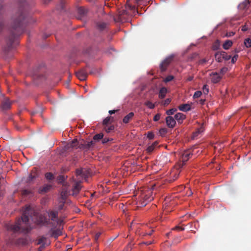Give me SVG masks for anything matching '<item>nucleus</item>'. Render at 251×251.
I'll return each mask as SVG.
<instances>
[{"label":"nucleus","mask_w":251,"mask_h":251,"mask_svg":"<svg viewBox=\"0 0 251 251\" xmlns=\"http://www.w3.org/2000/svg\"><path fill=\"white\" fill-rule=\"evenodd\" d=\"M30 220L37 225L49 226V220L46 217L39 214L30 206H26L23 210L21 219H19L15 224L8 225L7 228L14 232L28 233L33 228L29 223Z\"/></svg>","instance_id":"obj_1"},{"label":"nucleus","mask_w":251,"mask_h":251,"mask_svg":"<svg viewBox=\"0 0 251 251\" xmlns=\"http://www.w3.org/2000/svg\"><path fill=\"white\" fill-rule=\"evenodd\" d=\"M26 5V2L25 1L20 3L18 12L12 17L11 34L8 38L7 46L4 49L6 52H8L14 48L15 42L16 44H18L16 39L22 34L24 31V24L25 17V12L24 8Z\"/></svg>","instance_id":"obj_2"},{"label":"nucleus","mask_w":251,"mask_h":251,"mask_svg":"<svg viewBox=\"0 0 251 251\" xmlns=\"http://www.w3.org/2000/svg\"><path fill=\"white\" fill-rule=\"evenodd\" d=\"M49 220V226L56 227L57 225H61L63 221L58 217V212L56 210H49L47 211Z\"/></svg>","instance_id":"obj_3"},{"label":"nucleus","mask_w":251,"mask_h":251,"mask_svg":"<svg viewBox=\"0 0 251 251\" xmlns=\"http://www.w3.org/2000/svg\"><path fill=\"white\" fill-rule=\"evenodd\" d=\"M75 175L77 180L81 181V180L86 179L88 177V172L85 169L78 168L75 170Z\"/></svg>","instance_id":"obj_4"},{"label":"nucleus","mask_w":251,"mask_h":251,"mask_svg":"<svg viewBox=\"0 0 251 251\" xmlns=\"http://www.w3.org/2000/svg\"><path fill=\"white\" fill-rule=\"evenodd\" d=\"M174 58V55L172 54L167 58H166L160 64V68L162 72L165 71L167 68V67L170 64V63L173 61Z\"/></svg>","instance_id":"obj_5"},{"label":"nucleus","mask_w":251,"mask_h":251,"mask_svg":"<svg viewBox=\"0 0 251 251\" xmlns=\"http://www.w3.org/2000/svg\"><path fill=\"white\" fill-rule=\"evenodd\" d=\"M174 58V55L172 54L167 58H166L160 64V68L162 72L165 71L167 68V67L170 64V63L173 61Z\"/></svg>","instance_id":"obj_6"},{"label":"nucleus","mask_w":251,"mask_h":251,"mask_svg":"<svg viewBox=\"0 0 251 251\" xmlns=\"http://www.w3.org/2000/svg\"><path fill=\"white\" fill-rule=\"evenodd\" d=\"M180 168L178 166V168L174 169L171 171L170 176L168 178V181L169 182L171 183L178 178L180 173V170H179Z\"/></svg>","instance_id":"obj_7"},{"label":"nucleus","mask_w":251,"mask_h":251,"mask_svg":"<svg viewBox=\"0 0 251 251\" xmlns=\"http://www.w3.org/2000/svg\"><path fill=\"white\" fill-rule=\"evenodd\" d=\"M127 12L126 10L123 9L118 12V14L113 17V20L115 22H123L126 19L125 15H127Z\"/></svg>","instance_id":"obj_8"},{"label":"nucleus","mask_w":251,"mask_h":251,"mask_svg":"<svg viewBox=\"0 0 251 251\" xmlns=\"http://www.w3.org/2000/svg\"><path fill=\"white\" fill-rule=\"evenodd\" d=\"M81 182L80 180H74V184L72 188L73 196H76L81 190L82 188Z\"/></svg>","instance_id":"obj_9"},{"label":"nucleus","mask_w":251,"mask_h":251,"mask_svg":"<svg viewBox=\"0 0 251 251\" xmlns=\"http://www.w3.org/2000/svg\"><path fill=\"white\" fill-rule=\"evenodd\" d=\"M51 228L50 230V236L57 239L59 236L61 235L62 233L61 229L60 227L56 228V227L50 226Z\"/></svg>","instance_id":"obj_10"},{"label":"nucleus","mask_w":251,"mask_h":251,"mask_svg":"<svg viewBox=\"0 0 251 251\" xmlns=\"http://www.w3.org/2000/svg\"><path fill=\"white\" fill-rule=\"evenodd\" d=\"M150 193L149 192L148 194L142 195V200H141L140 204L142 206H146L148 202L153 200V197L150 195Z\"/></svg>","instance_id":"obj_11"},{"label":"nucleus","mask_w":251,"mask_h":251,"mask_svg":"<svg viewBox=\"0 0 251 251\" xmlns=\"http://www.w3.org/2000/svg\"><path fill=\"white\" fill-rule=\"evenodd\" d=\"M211 80L213 83L219 82L222 79V75L218 73L212 72L210 74Z\"/></svg>","instance_id":"obj_12"},{"label":"nucleus","mask_w":251,"mask_h":251,"mask_svg":"<svg viewBox=\"0 0 251 251\" xmlns=\"http://www.w3.org/2000/svg\"><path fill=\"white\" fill-rule=\"evenodd\" d=\"M76 76L80 80L83 81L86 79L87 72L84 69H82L75 73Z\"/></svg>","instance_id":"obj_13"},{"label":"nucleus","mask_w":251,"mask_h":251,"mask_svg":"<svg viewBox=\"0 0 251 251\" xmlns=\"http://www.w3.org/2000/svg\"><path fill=\"white\" fill-rule=\"evenodd\" d=\"M38 176V173L37 170L35 169H33L30 174L29 175L28 177L26 179L27 183H30L34 179L37 177Z\"/></svg>","instance_id":"obj_14"},{"label":"nucleus","mask_w":251,"mask_h":251,"mask_svg":"<svg viewBox=\"0 0 251 251\" xmlns=\"http://www.w3.org/2000/svg\"><path fill=\"white\" fill-rule=\"evenodd\" d=\"M94 144L95 143L93 141L88 142H84V143L79 144L78 148L80 149L88 150L90 149Z\"/></svg>","instance_id":"obj_15"},{"label":"nucleus","mask_w":251,"mask_h":251,"mask_svg":"<svg viewBox=\"0 0 251 251\" xmlns=\"http://www.w3.org/2000/svg\"><path fill=\"white\" fill-rule=\"evenodd\" d=\"M191 153L188 152H184L182 156V160L179 164V168H182L185 164L186 162L189 159Z\"/></svg>","instance_id":"obj_16"},{"label":"nucleus","mask_w":251,"mask_h":251,"mask_svg":"<svg viewBox=\"0 0 251 251\" xmlns=\"http://www.w3.org/2000/svg\"><path fill=\"white\" fill-rule=\"evenodd\" d=\"M166 122L167 126L169 128H173L176 124L175 120L171 116L167 117L166 118Z\"/></svg>","instance_id":"obj_17"},{"label":"nucleus","mask_w":251,"mask_h":251,"mask_svg":"<svg viewBox=\"0 0 251 251\" xmlns=\"http://www.w3.org/2000/svg\"><path fill=\"white\" fill-rule=\"evenodd\" d=\"M11 103L8 98H5L1 102V107L3 109L7 110L10 108Z\"/></svg>","instance_id":"obj_18"},{"label":"nucleus","mask_w":251,"mask_h":251,"mask_svg":"<svg viewBox=\"0 0 251 251\" xmlns=\"http://www.w3.org/2000/svg\"><path fill=\"white\" fill-rule=\"evenodd\" d=\"M51 188V185L50 184H45L43 187L39 189V193L40 194H44L48 192Z\"/></svg>","instance_id":"obj_19"},{"label":"nucleus","mask_w":251,"mask_h":251,"mask_svg":"<svg viewBox=\"0 0 251 251\" xmlns=\"http://www.w3.org/2000/svg\"><path fill=\"white\" fill-rule=\"evenodd\" d=\"M191 105L188 103L181 104L178 106L179 110L183 112H187L191 109Z\"/></svg>","instance_id":"obj_20"},{"label":"nucleus","mask_w":251,"mask_h":251,"mask_svg":"<svg viewBox=\"0 0 251 251\" xmlns=\"http://www.w3.org/2000/svg\"><path fill=\"white\" fill-rule=\"evenodd\" d=\"M134 114L133 112H131L125 116L123 118V122L125 124H127L129 122V121L133 118L134 117Z\"/></svg>","instance_id":"obj_21"},{"label":"nucleus","mask_w":251,"mask_h":251,"mask_svg":"<svg viewBox=\"0 0 251 251\" xmlns=\"http://www.w3.org/2000/svg\"><path fill=\"white\" fill-rule=\"evenodd\" d=\"M175 118L178 123H180L185 119V115L181 113H177L175 115Z\"/></svg>","instance_id":"obj_22"},{"label":"nucleus","mask_w":251,"mask_h":251,"mask_svg":"<svg viewBox=\"0 0 251 251\" xmlns=\"http://www.w3.org/2000/svg\"><path fill=\"white\" fill-rule=\"evenodd\" d=\"M250 3V2L249 0H246L242 3H240L238 7L240 9H241V10L246 9V8L249 7Z\"/></svg>","instance_id":"obj_23"},{"label":"nucleus","mask_w":251,"mask_h":251,"mask_svg":"<svg viewBox=\"0 0 251 251\" xmlns=\"http://www.w3.org/2000/svg\"><path fill=\"white\" fill-rule=\"evenodd\" d=\"M78 13L81 17H82L86 15L87 13V9L83 7H80L77 9Z\"/></svg>","instance_id":"obj_24"},{"label":"nucleus","mask_w":251,"mask_h":251,"mask_svg":"<svg viewBox=\"0 0 251 251\" xmlns=\"http://www.w3.org/2000/svg\"><path fill=\"white\" fill-rule=\"evenodd\" d=\"M215 60L218 62H222L223 60V51H219L216 52L215 54Z\"/></svg>","instance_id":"obj_25"},{"label":"nucleus","mask_w":251,"mask_h":251,"mask_svg":"<svg viewBox=\"0 0 251 251\" xmlns=\"http://www.w3.org/2000/svg\"><path fill=\"white\" fill-rule=\"evenodd\" d=\"M167 93V90L165 87L161 88L159 92V98L163 99L164 98H165Z\"/></svg>","instance_id":"obj_26"},{"label":"nucleus","mask_w":251,"mask_h":251,"mask_svg":"<svg viewBox=\"0 0 251 251\" xmlns=\"http://www.w3.org/2000/svg\"><path fill=\"white\" fill-rule=\"evenodd\" d=\"M107 24L105 23L102 22H98L97 23V27L98 29L100 30H103L106 28Z\"/></svg>","instance_id":"obj_27"},{"label":"nucleus","mask_w":251,"mask_h":251,"mask_svg":"<svg viewBox=\"0 0 251 251\" xmlns=\"http://www.w3.org/2000/svg\"><path fill=\"white\" fill-rule=\"evenodd\" d=\"M233 42L231 40H226L223 44V47L225 50H228L232 46Z\"/></svg>","instance_id":"obj_28"},{"label":"nucleus","mask_w":251,"mask_h":251,"mask_svg":"<svg viewBox=\"0 0 251 251\" xmlns=\"http://www.w3.org/2000/svg\"><path fill=\"white\" fill-rule=\"evenodd\" d=\"M113 120V117L112 116H108L103 121V125L107 126L109 124L111 123Z\"/></svg>","instance_id":"obj_29"},{"label":"nucleus","mask_w":251,"mask_h":251,"mask_svg":"<svg viewBox=\"0 0 251 251\" xmlns=\"http://www.w3.org/2000/svg\"><path fill=\"white\" fill-rule=\"evenodd\" d=\"M203 131V128L202 127H200L199 128H198L196 131H195L193 134V136H192V139H195L196 138H197L199 135Z\"/></svg>","instance_id":"obj_30"},{"label":"nucleus","mask_w":251,"mask_h":251,"mask_svg":"<svg viewBox=\"0 0 251 251\" xmlns=\"http://www.w3.org/2000/svg\"><path fill=\"white\" fill-rule=\"evenodd\" d=\"M103 137V134L102 133L97 134L93 137V140L94 141H99L100 139H102Z\"/></svg>","instance_id":"obj_31"},{"label":"nucleus","mask_w":251,"mask_h":251,"mask_svg":"<svg viewBox=\"0 0 251 251\" xmlns=\"http://www.w3.org/2000/svg\"><path fill=\"white\" fill-rule=\"evenodd\" d=\"M67 196V191L63 190L60 193V197L63 201H65Z\"/></svg>","instance_id":"obj_32"},{"label":"nucleus","mask_w":251,"mask_h":251,"mask_svg":"<svg viewBox=\"0 0 251 251\" xmlns=\"http://www.w3.org/2000/svg\"><path fill=\"white\" fill-rule=\"evenodd\" d=\"M45 177L47 179L49 180H52L54 178V176L53 174L50 172L46 173Z\"/></svg>","instance_id":"obj_33"},{"label":"nucleus","mask_w":251,"mask_h":251,"mask_svg":"<svg viewBox=\"0 0 251 251\" xmlns=\"http://www.w3.org/2000/svg\"><path fill=\"white\" fill-rule=\"evenodd\" d=\"M21 193L23 196L26 197L30 195L32 193V191L28 189H24L22 190Z\"/></svg>","instance_id":"obj_34"},{"label":"nucleus","mask_w":251,"mask_h":251,"mask_svg":"<svg viewBox=\"0 0 251 251\" xmlns=\"http://www.w3.org/2000/svg\"><path fill=\"white\" fill-rule=\"evenodd\" d=\"M220 46V42L219 41V40H217L213 45L212 49H213V50H218L219 49Z\"/></svg>","instance_id":"obj_35"},{"label":"nucleus","mask_w":251,"mask_h":251,"mask_svg":"<svg viewBox=\"0 0 251 251\" xmlns=\"http://www.w3.org/2000/svg\"><path fill=\"white\" fill-rule=\"evenodd\" d=\"M145 105L147 106L150 109H153L155 107L154 104L152 103L150 101H147L144 103Z\"/></svg>","instance_id":"obj_36"},{"label":"nucleus","mask_w":251,"mask_h":251,"mask_svg":"<svg viewBox=\"0 0 251 251\" xmlns=\"http://www.w3.org/2000/svg\"><path fill=\"white\" fill-rule=\"evenodd\" d=\"M244 44L247 48H250L251 47V39L249 38L246 39L244 40Z\"/></svg>","instance_id":"obj_37"},{"label":"nucleus","mask_w":251,"mask_h":251,"mask_svg":"<svg viewBox=\"0 0 251 251\" xmlns=\"http://www.w3.org/2000/svg\"><path fill=\"white\" fill-rule=\"evenodd\" d=\"M223 58L224 60L227 61L231 58V55H228L225 51H223Z\"/></svg>","instance_id":"obj_38"},{"label":"nucleus","mask_w":251,"mask_h":251,"mask_svg":"<svg viewBox=\"0 0 251 251\" xmlns=\"http://www.w3.org/2000/svg\"><path fill=\"white\" fill-rule=\"evenodd\" d=\"M47 238L45 237H41L38 240V245H44L45 244V241L46 240Z\"/></svg>","instance_id":"obj_39"},{"label":"nucleus","mask_w":251,"mask_h":251,"mask_svg":"<svg viewBox=\"0 0 251 251\" xmlns=\"http://www.w3.org/2000/svg\"><path fill=\"white\" fill-rule=\"evenodd\" d=\"M78 145V142L77 140H73L70 144H68L69 147L74 148Z\"/></svg>","instance_id":"obj_40"},{"label":"nucleus","mask_w":251,"mask_h":251,"mask_svg":"<svg viewBox=\"0 0 251 251\" xmlns=\"http://www.w3.org/2000/svg\"><path fill=\"white\" fill-rule=\"evenodd\" d=\"M114 129V126L113 125H111L109 126H105L104 127V129L106 132H110L111 131L113 130Z\"/></svg>","instance_id":"obj_41"},{"label":"nucleus","mask_w":251,"mask_h":251,"mask_svg":"<svg viewBox=\"0 0 251 251\" xmlns=\"http://www.w3.org/2000/svg\"><path fill=\"white\" fill-rule=\"evenodd\" d=\"M168 130L166 128H162L159 130V133L161 136H164L167 133Z\"/></svg>","instance_id":"obj_42"},{"label":"nucleus","mask_w":251,"mask_h":251,"mask_svg":"<svg viewBox=\"0 0 251 251\" xmlns=\"http://www.w3.org/2000/svg\"><path fill=\"white\" fill-rule=\"evenodd\" d=\"M177 111V109L176 108H172L171 109H169L166 111V114L168 115H172L174 114L175 112Z\"/></svg>","instance_id":"obj_43"},{"label":"nucleus","mask_w":251,"mask_h":251,"mask_svg":"<svg viewBox=\"0 0 251 251\" xmlns=\"http://www.w3.org/2000/svg\"><path fill=\"white\" fill-rule=\"evenodd\" d=\"M174 77L173 75H170L167 76L164 79V81L166 83L172 81L174 79Z\"/></svg>","instance_id":"obj_44"},{"label":"nucleus","mask_w":251,"mask_h":251,"mask_svg":"<svg viewBox=\"0 0 251 251\" xmlns=\"http://www.w3.org/2000/svg\"><path fill=\"white\" fill-rule=\"evenodd\" d=\"M201 95H202V93L201 91H197L195 92V93L193 95V98L194 99L198 98L200 97Z\"/></svg>","instance_id":"obj_45"},{"label":"nucleus","mask_w":251,"mask_h":251,"mask_svg":"<svg viewBox=\"0 0 251 251\" xmlns=\"http://www.w3.org/2000/svg\"><path fill=\"white\" fill-rule=\"evenodd\" d=\"M228 70V69L226 67H223L222 68L221 70H220V73H219L221 75H222V77L223 76V75L226 73V72Z\"/></svg>","instance_id":"obj_46"},{"label":"nucleus","mask_w":251,"mask_h":251,"mask_svg":"<svg viewBox=\"0 0 251 251\" xmlns=\"http://www.w3.org/2000/svg\"><path fill=\"white\" fill-rule=\"evenodd\" d=\"M202 90L203 93H204L205 94H207L209 91L208 86L207 85H204L202 87Z\"/></svg>","instance_id":"obj_47"},{"label":"nucleus","mask_w":251,"mask_h":251,"mask_svg":"<svg viewBox=\"0 0 251 251\" xmlns=\"http://www.w3.org/2000/svg\"><path fill=\"white\" fill-rule=\"evenodd\" d=\"M57 179H58V182H59V183H63V182H64V181H65V178H64V176H61V175L59 176H58V178H57Z\"/></svg>","instance_id":"obj_48"},{"label":"nucleus","mask_w":251,"mask_h":251,"mask_svg":"<svg viewBox=\"0 0 251 251\" xmlns=\"http://www.w3.org/2000/svg\"><path fill=\"white\" fill-rule=\"evenodd\" d=\"M154 148V145H151L147 148V151L150 153L151 152L153 151Z\"/></svg>","instance_id":"obj_49"},{"label":"nucleus","mask_w":251,"mask_h":251,"mask_svg":"<svg viewBox=\"0 0 251 251\" xmlns=\"http://www.w3.org/2000/svg\"><path fill=\"white\" fill-rule=\"evenodd\" d=\"M154 137V134L152 132H148L147 134V137L149 139H152Z\"/></svg>","instance_id":"obj_50"},{"label":"nucleus","mask_w":251,"mask_h":251,"mask_svg":"<svg viewBox=\"0 0 251 251\" xmlns=\"http://www.w3.org/2000/svg\"><path fill=\"white\" fill-rule=\"evenodd\" d=\"M173 230H178V231H182L183 230H184V227H182L181 226H176L175 227H174L173 228Z\"/></svg>","instance_id":"obj_51"},{"label":"nucleus","mask_w":251,"mask_h":251,"mask_svg":"<svg viewBox=\"0 0 251 251\" xmlns=\"http://www.w3.org/2000/svg\"><path fill=\"white\" fill-rule=\"evenodd\" d=\"M171 101L170 99H167L163 102L162 104L164 106L167 105L170 103Z\"/></svg>","instance_id":"obj_52"},{"label":"nucleus","mask_w":251,"mask_h":251,"mask_svg":"<svg viewBox=\"0 0 251 251\" xmlns=\"http://www.w3.org/2000/svg\"><path fill=\"white\" fill-rule=\"evenodd\" d=\"M238 55L237 54L234 55L231 58V62L234 64L237 60Z\"/></svg>","instance_id":"obj_53"},{"label":"nucleus","mask_w":251,"mask_h":251,"mask_svg":"<svg viewBox=\"0 0 251 251\" xmlns=\"http://www.w3.org/2000/svg\"><path fill=\"white\" fill-rule=\"evenodd\" d=\"M160 118V115L159 114H156L153 117L154 121H158Z\"/></svg>","instance_id":"obj_54"},{"label":"nucleus","mask_w":251,"mask_h":251,"mask_svg":"<svg viewBox=\"0 0 251 251\" xmlns=\"http://www.w3.org/2000/svg\"><path fill=\"white\" fill-rule=\"evenodd\" d=\"M235 33L233 31L227 32L226 33V36L228 37H231V36H233L235 34Z\"/></svg>","instance_id":"obj_55"},{"label":"nucleus","mask_w":251,"mask_h":251,"mask_svg":"<svg viewBox=\"0 0 251 251\" xmlns=\"http://www.w3.org/2000/svg\"><path fill=\"white\" fill-rule=\"evenodd\" d=\"M165 160H167V157L165 155H162L159 157V162H162L165 161Z\"/></svg>","instance_id":"obj_56"},{"label":"nucleus","mask_w":251,"mask_h":251,"mask_svg":"<svg viewBox=\"0 0 251 251\" xmlns=\"http://www.w3.org/2000/svg\"><path fill=\"white\" fill-rule=\"evenodd\" d=\"M248 27L247 26V25H244L243 26H242V28H241V30L242 31H246L248 30Z\"/></svg>","instance_id":"obj_57"},{"label":"nucleus","mask_w":251,"mask_h":251,"mask_svg":"<svg viewBox=\"0 0 251 251\" xmlns=\"http://www.w3.org/2000/svg\"><path fill=\"white\" fill-rule=\"evenodd\" d=\"M100 235H101L100 232L97 233L95 236V240H98L99 239V237H100Z\"/></svg>","instance_id":"obj_58"},{"label":"nucleus","mask_w":251,"mask_h":251,"mask_svg":"<svg viewBox=\"0 0 251 251\" xmlns=\"http://www.w3.org/2000/svg\"><path fill=\"white\" fill-rule=\"evenodd\" d=\"M206 60L205 59H202L201 60H200L199 61V64L201 65H202L206 63Z\"/></svg>","instance_id":"obj_59"},{"label":"nucleus","mask_w":251,"mask_h":251,"mask_svg":"<svg viewBox=\"0 0 251 251\" xmlns=\"http://www.w3.org/2000/svg\"><path fill=\"white\" fill-rule=\"evenodd\" d=\"M64 6V1L63 0H62L60 3V8L62 9H63Z\"/></svg>","instance_id":"obj_60"},{"label":"nucleus","mask_w":251,"mask_h":251,"mask_svg":"<svg viewBox=\"0 0 251 251\" xmlns=\"http://www.w3.org/2000/svg\"><path fill=\"white\" fill-rule=\"evenodd\" d=\"M109 141V139L108 138H105L104 139H102V143H106L108 142Z\"/></svg>","instance_id":"obj_61"},{"label":"nucleus","mask_w":251,"mask_h":251,"mask_svg":"<svg viewBox=\"0 0 251 251\" xmlns=\"http://www.w3.org/2000/svg\"><path fill=\"white\" fill-rule=\"evenodd\" d=\"M64 202H65V201H62V203L59 205V210H61V209H63Z\"/></svg>","instance_id":"obj_62"},{"label":"nucleus","mask_w":251,"mask_h":251,"mask_svg":"<svg viewBox=\"0 0 251 251\" xmlns=\"http://www.w3.org/2000/svg\"><path fill=\"white\" fill-rule=\"evenodd\" d=\"M118 110H109V113L110 114V115H112L113 114H114L116 112H117Z\"/></svg>","instance_id":"obj_63"},{"label":"nucleus","mask_w":251,"mask_h":251,"mask_svg":"<svg viewBox=\"0 0 251 251\" xmlns=\"http://www.w3.org/2000/svg\"><path fill=\"white\" fill-rule=\"evenodd\" d=\"M193 76H190L187 78V80L189 81H192L193 79Z\"/></svg>","instance_id":"obj_64"}]
</instances>
